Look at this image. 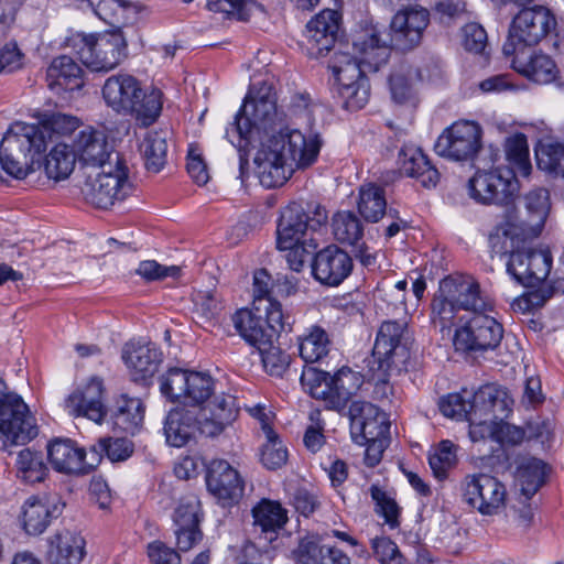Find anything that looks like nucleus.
<instances>
[{
	"instance_id": "09e8293b",
	"label": "nucleus",
	"mask_w": 564,
	"mask_h": 564,
	"mask_svg": "<svg viewBox=\"0 0 564 564\" xmlns=\"http://www.w3.org/2000/svg\"><path fill=\"white\" fill-rule=\"evenodd\" d=\"M357 206L366 220L377 223L384 215L387 208L383 188L375 183L361 185Z\"/></svg>"
},
{
	"instance_id": "6e6552de",
	"label": "nucleus",
	"mask_w": 564,
	"mask_h": 564,
	"mask_svg": "<svg viewBox=\"0 0 564 564\" xmlns=\"http://www.w3.org/2000/svg\"><path fill=\"white\" fill-rule=\"evenodd\" d=\"M554 14L545 7L522 9L512 20L509 36L503 45L506 55L514 54L524 46L539 44L556 28Z\"/></svg>"
},
{
	"instance_id": "7ed1b4c3",
	"label": "nucleus",
	"mask_w": 564,
	"mask_h": 564,
	"mask_svg": "<svg viewBox=\"0 0 564 564\" xmlns=\"http://www.w3.org/2000/svg\"><path fill=\"white\" fill-rule=\"evenodd\" d=\"M82 63L93 72H110L127 57V40L122 31L98 34L76 33L67 39Z\"/></svg>"
},
{
	"instance_id": "c756f323",
	"label": "nucleus",
	"mask_w": 564,
	"mask_h": 564,
	"mask_svg": "<svg viewBox=\"0 0 564 564\" xmlns=\"http://www.w3.org/2000/svg\"><path fill=\"white\" fill-rule=\"evenodd\" d=\"M77 158L87 166L107 167V164H115L112 144L102 131L86 129L79 132L75 141Z\"/></svg>"
},
{
	"instance_id": "412c9836",
	"label": "nucleus",
	"mask_w": 564,
	"mask_h": 564,
	"mask_svg": "<svg viewBox=\"0 0 564 564\" xmlns=\"http://www.w3.org/2000/svg\"><path fill=\"white\" fill-rule=\"evenodd\" d=\"M440 286L443 293L468 315L492 308V304L481 292L478 281L471 275H449L440 282Z\"/></svg>"
},
{
	"instance_id": "49530a36",
	"label": "nucleus",
	"mask_w": 564,
	"mask_h": 564,
	"mask_svg": "<svg viewBox=\"0 0 564 564\" xmlns=\"http://www.w3.org/2000/svg\"><path fill=\"white\" fill-rule=\"evenodd\" d=\"M528 217L520 221L528 228L529 236L538 237L550 210L549 192L544 188L531 191L525 196Z\"/></svg>"
},
{
	"instance_id": "6e6d98bb",
	"label": "nucleus",
	"mask_w": 564,
	"mask_h": 564,
	"mask_svg": "<svg viewBox=\"0 0 564 564\" xmlns=\"http://www.w3.org/2000/svg\"><path fill=\"white\" fill-rule=\"evenodd\" d=\"M15 467L18 477L30 484L44 480L47 473L42 455L30 448L19 452Z\"/></svg>"
},
{
	"instance_id": "4468645a",
	"label": "nucleus",
	"mask_w": 564,
	"mask_h": 564,
	"mask_svg": "<svg viewBox=\"0 0 564 564\" xmlns=\"http://www.w3.org/2000/svg\"><path fill=\"white\" fill-rule=\"evenodd\" d=\"M481 148V129L471 121L453 123L437 138L434 150L437 155L453 161H468Z\"/></svg>"
},
{
	"instance_id": "4d7b16f0",
	"label": "nucleus",
	"mask_w": 564,
	"mask_h": 564,
	"mask_svg": "<svg viewBox=\"0 0 564 564\" xmlns=\"http://www.w3.org/2000/svg\"><path fill=\"white\" fill-rule=\"evenodd\" d=\"M265 443L261 447L260 459L268 469H278L285 465L288 451L272 427H265Z\"/></svg>"
},
{
	"instance_id": "1a4fd4ad",
	"label": "nucleus",
	"mask_w": 564,
	"mask_h": 564,
	"mask_svg": "<svg viewBox=\"0 0 564 564\" xmlns=\"http://www.w3.org/2000/svg\"><path fill=\"white\" fill-rule=\"evenodd\" d=\"M411 345L412 337L405 322H383L373 346V356L379 368L386 373L400 372L410 359Z\"/></svg>"
},
{
	"instance_id": "13d9d810",
	"label": "nucleus",
	"mask_w": 564,
	"mask_h": 564,
	"mask_svg": "<svg viewBox=\"0 0 564 564\" xmlns=\"http://www.w3.org/2000/svg\"><path fill=\"white\" fill-rule=\"evenodd\" d=\"M535 154L536 164L540 170L564 178V144H542Z\"/></svg>"
},
{
	"instance_id": "5fc2aeb1",
	"label": "nucleus",
	"mask_w": 564,
	"mask_h": 564,
	"mask_svg": "<svg viewBox=\"0 0 564 564\" xmlns=\"http://www.w3.org/2000/svg\"><path fill=\"white\" fill-rule=\"evenodd\" d=\"M334 237L344 245H357L364 235L359 218L352 212H338L332 221Z\"/></svg>"
},
{
	"instance_id": "8fccbe9b",
	"label": "nucleus",
	"mask_w": 564,
	"mask_h": 564,
	"mask_svg": "<svg viewBox=\"0 0 564 564\" xmlns=\"http://www.w3.org/2000/svg\"><path fill=\"white\" fill-rule=\"evenodd\" d=\"M329 404L341 406L362 384V377L349 368L339 369L332 376Z\"/></svg>"
},
{
	"instance_id": "bb28decb",
	"label": "nucleus",
	"mask_w": 564,
	"mask_h": 564,
	"mask_svg": "<svg viewBox=\"0 0 564 564\" xmlns=\"http://www.w3.org/2000/svg\"><path fill=\"white\" fill-rule=\"evenodd\" d=\"M52 467L67 475H86L97 467V456L86 460V452L72 440H55L47 446Z\"/></svg>"
},
{
	"instance_id": "b1692460",
	"label": "nucleus",
	"mask_w": 564,
	"mask_h": 564,
	"mask_svg": "<svg viewBox=\"0 0 564 564\" xmlns=\"http://www.w3.org/2000/svg\"><path fill=\"white\" fill-rule=\"evenodd\" d=\"M104 383L98 378H91L86 384L77 388L65 400L67 412L75 416L87 417L100 424L107 415V408L104 402Z\"/></svg>"
},
{
	"instance_id": "0e129e2a",
	"label": "nucleus",
	"mask_w": 564,
	"mask_h": 564,
	"mask_svg": "<svg viewBox=\"0 0 564 564\" xmlns=\"http://www.w3.org/2000/svg\"><path fill=\"white\" fill-rule=\"evenodd\" d=\"M261 355L262 364L267 372L271 376L280 377L290 365V356L283 352L279 347L272 345V338L263 345V348H257Z\"/></svg>"
},
{
	"instance_id": "39448f33",
	"label": "nucleus",
	"mask_w": 564,
	"mask_h": 564,
	"mask_svg": "<svg viewBox=\"0 0 564 564\" xmlns=\"http://www.w3.org/2000/svg\"><path fill=\"white\" fill-rule=\"evenodd\" d=\"M115 164H107L95 176L89 175L82 187L85 200L97 208L107 209L124 200L133 191L129 170L120 155Z\"/></svg>"
},
{
	"instance_id": "f257e3e1",
	"label": "nucleus",
	"mask_w": 564,
	"mask_h": 564,
	"mask_svg": "<svg viewBox=\"0 0 564 564\" xmlns=\"http://www.w3.org/2000/svg\"><path fill=\"white\" fill-rule=\"evenodd\" d=\"M285 126L276 108L272 85L267 82L251 85L235 121L226 131L229 142L241 148L243 141L265 140Z\"/></svg>"
},
{
	"instance_id": "a878e982",
	"label": "nucleus",
	"mask_w": 564,
	"mask_h": 564,
	"mask_svg": "<svg viewBox=\"0 0 564 564\" xmlns=\"http://www.w3.org/2000/svg\"><path fill=\"white\" fill-rule=\"evenodd\" d=\"M200 409L198 430L202 434L215 437L221 434L237 419L239 409L236 398L228 393L213 394Z\"/></svg>"
},
{
	"instance_id": "7c9ffc66",
	"label": "nucleus",
	"mask_w": 564,
	"mask_h": 564,
	"mask_svg": "<svg viewBox=\"0 0 564 564\" xmlns=\"http://www.w3.org/2000/svg\"><path fill=\"white\" fill-rule=\"evenodd\" d=\"M206 485L210 494L224 501L237 500L243 492L238 471L223 459H215L209 464Z\"/></svg>"
},
{
	"instance_id": "423d86ee",
	"label": "nucleus",
	"mask_w": 564,
	"mask_h": 564,
	"mask_svg": "<svg viewBox=\"0 0 564 564\" xmlns=\"http://www.w3.org/2000/svg\"><path fill=\"white\" fill-rule=\"evenodd\" d=\"M326 209L317 203H291L281 210L276 227V247L288 249L306 243L307 231H316L327 224Z\"/></svg>"
},
{
	"instance_id": "c85d7f7f",
	"label": "nucleus",
	"mask_w": 564,
	"mask_h": 564,
	"mask_svg": "<svg viewBox=\"0 0 564 564\" xmlns=\"http://www.w3.org/2000/svg\"><path fill=\"white\" fill-rule=\"evenodd\" d=\"M351 269V258L336 246L318 251L312 263L314 278L326 285L340 284L350 274Z\"/></svg>"
},
{
	"instance_id": "3c124183",
	"label": "nucleus",
	"mask_w": 564,
	"mask_h": 564,
	"mask_svg": "<svg viewBox=\"0 0 564 564\" xmlns=\"http://www.w3.org/2000/svg\"><path fill=\"white\" fill-rule=\"evenodd\" d=\"M545 476V465L538 458H523L516 471V479L520 486L522 495L529 499L543 485Z\"/></svg>"
},
{
	"instance_id": "dca6fc26",
	"label": "nucleus",
	"mask_w": 564,
	"mask_h": 564,
	"mask_svg": "<svg viewBox=\"0 0 564 564\" xmlns=\"http://www.w3.org/2000/svg\"><path fill=\"white\" fill-rule=\"evenodd\" d=\"M352 63H357L364 74L377 72L384 65L393 45L390 37H382V33L373 25L360 29L352 34Z\"/></svg>"
},
{
	"instance_id": "37998d69",
	"label": "nucleus",
	"mask_w": 564,
	"mask_h": 564,
	"mask_svg": "<svg viewBox=\"0 0 564 564\" xmlns=\"http://www.w3.org/2000/svg\"><path fill=\"white\" fill-rule=\"evenodd\" d=\"M77 161L76 150L64 142L56 143L46 154L44 172L50 180L64 181L73 173Z\"/></svg>"
},
{
	"instance_id": "f8f14e48",
	"label": "nucleus",
	"mask_w": 564,
	"mask_h": 564,
	"mask_svg": "<svg viewBox=\"0 0 564 564\" xmlns=\"http://www.w3.org/2000/svg\"><path fill=\"white\" fill-rule=\"evenodd\" d=\"M460 490L463 500L484 516H495L506 506V486L491 475H467L462 481Z\"/></svg>"
},
{
	"instance_id": "58836bf2",
	"label": "nucleus",
	"mask_w": 564,
	"mask_h": 564,
	"mask_svg": "<svg viewBox=\"0 0 564 564\" xmlns=\"http://www.w3.org/2000/svg\"><path fill=\"white\" fill-rule=\"evenodd\" d=\"M57 513L58 507L50 499L31 497L23 506V529L30 535H40Z\"/></svg>"
},
{
	"instance_id": "603ef678",
	"label": "nucleus",
	"mask_w": 564,
	"mask_h": 564,
	"mask_svg": "<svg viewBox=\"0 0 564 564\" xmlns=\"http://www.w3.org/2000/svg\"><path fill=\"white\" fill-rule=\"evenodd\" d=\"M143 419L144 406L141 399L121 394L117 400L116 424L124 432L134 434Z\"/></svg>"
},
{
	"instance_id": "69168bd1",
	"label": "nucleus",
	"mask_w": 564,
	"mask_h": 564,
	"mask_svg": "<svg viewBox=\"0 0 564 564\" xmlns=\"http://www.w3.org/2000/svg\"><path fill=\"white\" fill-rule=\"evenodd\" d=\"M430 466L437 478H444L449 468L456 464L455 445L451 441H442L429 458Z\"/></svg>"
},
{
	"instance_id": "9b49d317",
	"label": "nucleus",
	"mask_w": 564,
	"mask_h": 564,
	"mask_svg": "<svg viewBox=\"0 0 564 564\" xmlns=\"http://www.w3.org/2000/svg\"><path fill=\"white\" fill-rule=\"evenodd\" d=\"M480 311L469 315L454 335V346L460 351L495 349L503 337V328L496 318Z\"/></svg>"
},
{
	"instance_id": "c9c22d12",
	"label": "nucleus",
	"mask_w": 564,
	"mask_h": 564,
	"mask_svg": "<svg viewBox=\"0 0 564 564\" xmlns=\"http://www.w3.org/2000/svg\"><path fill=\"white\" fill-rule=\"evenodd\" d=\"M401 170L410 177L416 178L424 187H434L440 181V173L419 148H403L399 153Z\"/></svg>"
},
{
	"instance_id": "0eeeda50",
	"label": "nucleus",
	"mask_w": 564,
	"mask_h": 564,
	"mask_svg": "<svg viewBox=\"0 0 564 564\" xmlns=\"http://www.w3.org/2000/svg\"><path fill=\"white\" fill-rule=\"evenodd\" d=\"M160 391L172 402L184 405H202L215 392V380L204 371L170 368L160 379Z\"/></svg>"
},
{
	"instance_id": "6ab92c4d",
	"label": "nucleus",
	"mask_w": 564,
	"mask_h": 564,
	"mask_svg": "<svg viewBox=\"0 0 564 564\" xmlns=\"http://www.w3.org/2000/svg\"><path fill=\"white\" fill-rule=\"evenodd\" d=\"M348 413L350 433L356 443L362 445L364 441L388 437L390 423L387 415L372 403L352 401Z\"/></svg>"
},
{
	"instance_id": "4be33fe9",
	"label": "nucleus",
	"mask_w": 564,
	"mask_h": 564,
	"mask_svg": "<svg viewBox=\"0 0 564 564\" xmlns=\"http://www.w3.org/2000/svg\"><path fill=\"white\" fill-rule=\"evenodd\" d=\"M339 21V13L330 9L323 10L308 21L303 41L307 55L317 58L333 48Z\"/></svg>"
},
{
	"instance_id": "ddd939ff",
	"label": "nucleus",
	"mask_w": 564,
	"mask_h": 564,
	"mask_svg": "<svg viewBox=\"0 0 564 564\" xmlns=\"http://www.w3.org/2000/svg\"><path fill=\"white\" fill-rule=\"evenodd\" d=\"M270 138L279 144L276 145L278 149L294 171L306 170L312 166L317 161L323 145V140L318 133H304L286 123L276 134H272Z\"/></svg>"
},
{
	"instance_id": "e433bc0d",
	"label": "nucleus",
	"mask_w": 564,
	"mask_h": 564,
	"mask_svg": "<svg viewBox=\"0 0 564 564\" xmlns=\"http://www.w3.org/2000/svg\"><path fill=\"white\" fill-rule=\"evenodd\" d=\"M198 421L195 414L185 408H176L169 412L164 422V435L166 443L174 447L186 445L193 437Z\"/></svg>"
},
{
	"instance_id": "f03ea898",
	"label": "nucleus",
	"mask_w": 564,
	"mask_h": 564,
	"mask_svg": "<svg viewBox=\"0 0 564 564\" xmlns=\"http://www.w3.org/2000/svg\"><path fill=\"white\" fill-rule=\"evenodd\" d=\"M105 102L115 112L129 115L138 124L148 127L156 121L163 106V94L158 88H143L129 74H117L106 79L102 87Z\"/></svg>"
},
{
	"instance_id": "9d476101",
	"label": "nucleus",
	"mask_w": 564,
	"mask_h": 564,
	"mask_svg": "<svg viewBox=\"0 0 564 564\" xmlns=\"http://www.w3.org/2000/svg\"><path fill=\"white\" fill-rule=\"evenodd\" d=\"M518 193L519 182L508 167L477 171L468 181L469 196L482 205H508Z\"/></svg>"
},
{
	"instance_id": "79ce46f5",
	"label": "nucleus",
	"mask_w": 564,
	"mask_h": 564,
	"mask_svg": "<svg viewBox=\"0 0 564 564\" xmlns=\"http://www.w3.org/2000/svg\"><path fill=\"white\" fill-rule=\"evenodd\" d=\"M232 323L239 335L256 348H263V345L272 338L263 318L250 310L237 311L232 316Z\"/></svg>"
},
{
	"instance_id": "de8ad7c7",
	"label": "nucleus",
	"mask_w": 564,
	"mask_h": 564,
	"mask_svg": "<svg viewBox=\"0 0 564 564\" xmlns=\"http://www.w3.org/2000/svg\"><path fill=\"white\" fill-rule=\"evenodd\" d=\"M463 310L447 295L443 293L440 286L431 303V321L435 327H440L442 333H451L456 322H463L467 316H460Z\"/></svg>"
},
{
	"instance_id": "cd10ccee",
	"label": "nucleus",
	"mask_w": 564,
	"mask_h": 564,
	"mask_svg": "<svg viewBox=\"0 0 564 564\" xmlns=\"http://www.w3.org/2000/svg\"><path fill=\"white\" fill-rule=\"evenodd\" d=\"M534 238L536 237L529 236L528 228L520 220L516 221L508 216L489 232L488 242L491 257L503 258L509 254V259H511L514 253H521L524 246Z\"/></svg>"
},
{
	"instance_id": "ea45409f",
	"label": "nucleus",
	"mask_w": 564,
	"mask_h": 564,
	"mask_svg": "<svg viewBox=\"0 0 564 564\" xmlns=\"http://www.w3.org/2000/svg\"><path fill=\"white\" fill-rule=\"evenodd\" d=\"M297 564H350V558L335 546L319 545L312 538H304L295 550Z\"/></svg>"
},
{
	"instance_id": "680f3d73",
	"label": "nucleus",
	"mask_w": 564,
	"mask_h": 564,
	"mask_svg": "<svg viewBox=\"0 0 564 564\" xmlns=\"http://www.w3.org/2000/svg\"><path fill=\"white\" fill-rule=\"evenodd\" d=\"M174 522L177 528L199 525L200 502L195 495L191 494L181 498L174 512Z\"/></svg>"
},
{
	"instance_id": "2eb2a0df",
	"label": "nucleus",
	"mask_w": 564,
	"mask_h": 564,
	"mask_svg": "<svg viewBox=\"0 0 564 564\" xmlns=\"http://www.w3.org/2000/svg\"><path fill=\"white\" fill-rule=\"evenodd\" d=\"M330 69L338 84V93L349 110H359L369 99V84L357 63L349 54L336 53Z\"/></svg>"
},
{
	"instance_id": "a211bd4d",
	"label": "nucleus",
	"mask_w": 564,
	"mask_h": 564,
	"mask_svg": "<svg viewBox=\"0 0 564 564\" xmlns=\"http://www.w3.org/2000/svg\"><path fill=\"white\" fill-rule=\"evenodd\" d=\"M552 262L549 249H531L525 245L521 253L509 259L507 272L520 284L534 286L549 276Z\"/></svg>"
},
{
	"instance_id": "052dcab7",
	"label": "nucleus",
	"mask_w": 564,
	"mask_h": 564,
	"mask_svg": "<svg viewBox=\"0 0 564 564\" xmlns=\"http://www.w3.org/2000/svg\"><path fill=\"white\" fill-rule=\"evenodd\" d=\"M332 376L316 368L310 367L303 370L301 383L303 388L315 399H321L329 403V391Z\"/></svg>"
},
{
	"instance_id": "4c0bfd02",
	"label": "nucleus",
	"mask_w": 564,
	"mask_h": 564,
	"mask_svg": "<svg viewBox=\"0 0 564 564\" xmlns=\"http://www.w3.org/2000/svg\"><path fill=\"white\" fill-rule=\"evenodd\" d=\"M96 15L107 24L115 28L113 31L132 23L138 13L139 6L130 0H87Z\"/></svg>"
},
{
	"instance_id": "c03bdc74",
	"label": "nucleus",
	"mask_w": 564,
	"mask_h": 564,
	"mask_svg": "<svg viewBox=\"0 0 564 564\" xmlns=\"http://www.w3.org/2000/svg\"><path fill=\"white\" fill-rule=\"evenodd\" d=\"M300 357L307 364H314L325 358L330 350L328 334L321 326L314 325L297 336Z\"/></svg>"
},
{
	"instance_id": "bf43d9fd",
	"label": "nucleus",
	"mask_w": 564,
	"mask_h": 564,
	"mask_svg": "<svg viewBox=\"0 0 564 564\" xmlns=\"http://www.w3.org/2000/svg\"><path fill=\"white\" fill-rule=\"evenodd\" d=\"M473 394L467 390H463L460 393H451L440 401L441 412L452 419L456 420H468L471 416L473 409Z\"/></svg>"
},
{
	"instance_id": "a18cd8bd",
	"label": "nucleus",
	"mask_w": 564,
	"mask_h": 564,
	"mask_svg": "<svg viewBox=\"0 0 564 564\" xmlns=\"http://www.w3.org/2000/svg\"><path fill=\"white\" fill-rule=\"evenodd\" d=\"M139 148L147 170L153 173L160 172L166 163L167 132L163 130L147 132Z\"/></svg>"
},
{
	"instance_id": "393cba45",
	"label": "nucleus",
	"mask_w": 564,
	"mask_h": 564,
	"mask_svg": "<svg viewBox=\"0 0 564 564\" xmlns=\"http://www.w3.org/2000/svg\"><path fill=\"white\" fill-rule=\"evenodd\" d=\"M122 359L135 382L151 379L163 360V354L151 341L131 340L122 348Z\"/></svg>"
},
{
	"instance_id": "2f4dec72",
	"label": "nucleus",
	"mask_w": 564,
	"mask_h": 564,
	"mask_svg": "<svg viewBox=\"0 0 564 564\" xmlns=\"http://www.w3.org/2000/svg\"><path fill=\"white\" fill-rule=\"evenodd\" d=\"M512 403L506 389L496 384H485L473 393L470 409L479 419L490 417L499 422L509 415Z\"/></svg>"
},
{
	"instance_id": "aec40b11",
	"label": "nucleus",
	"mask_w": 564,
	"mask_h": 564,
	"mask_svg": "<svg viewBox=\"0 0 564 564\" xmlns=\"http://www.w3.org/2000/svg\"><path fill=\"white\" fill-rule=\"evenodd\" d=\"M261 145L257 151L253 162L256 173L262 186L273 188L282 186L295 172L284 155L269 137L260 141Z\"/></svg>"
},
{
	"instance_id": "5701e85b",
	"label": "nucleus",
	"mask_w": 564,
	"mask_h": 564,
	"mask_svg": "<svg viewBox=\"0 0 564 564\" xmlns=\"http://www.w3.org/2000/svg\"><path fill=\"white\" fill-rule=\"evenodd\" d=\"M44 147V137L36 124L15 122L3 137L0 150L31 166L34 155Z\"/></svg>"
},
{
	"instance_id": "a19ab883",
	"label": "nucleus",
	"mask_w": 564,
	"mask_h": 564,
	"mask_svg": "<svg viewBox=\"0 0 564 564\" xmlns=\"http://www.w3.org/2000/svg\"><path fill=\"white\" fill-rule=\"evenodd\" d=\"M83 74L82 67L72 57L58 56L47 68L48 86L69 91L79 89L84 85Z\"/></svg>"
},
{
	"instance_id": "20e7f679",
	"label": "nucleus",
	"mask_w": 564,
	"mask_h": 564,
	"mask_svg": "<svg viewBox=\"0 0 564 564\" xmlns=\"http://www.w3.org/2000/svg\"><path fill=\"white\" fill-rule=\"evenodd\" d=\"M37 433L35 417L28 404L19 394L9 392L4 381L0 380V451L25 444Z\"/></svg>"
},
{
	"instance_id": "72a5a7b5",
	"label": "nucleus",
	"mask_w": 564,
	"mask_h": 564,
	"mask_svg": "<svg viewBox=\"0 0 564 564\" xmlns=\"http://www.w3.org/2000/svg\"><path fill=\"white\" fill-rule=\"evenodd\" d=\"M85 555V540L67 529L56 531L47 540L46 560L50 564H79Z\"/></svg>"
},
{
	"instance_id": "473e14b6",
	"label": "nucleus",
	"mask_w": 564,
	"mask_h": 564,
	"mask_svg": "<svg viewBox=\"0 0 564 564\" xmlns=\"http://www.w3.org/2000/svg\"><path fill=\"white\" fill-rule=\"evenodd\" d=\"M512 59L513 69L536 84H550L558 76V68L553 58L542 52L527 54L518 50Z\"/></svg>"
},
{
	"instance_id": "f704fd0d",
	"label": "nucleus",
	"mask_w": 564,
	"mask_h": 564,
	"mask_svg": "<svg viewBox=\"0 0 564 564\" xmlns=\"http://www.w3.org/2000/svg\"><path fill=\"white\" fill-rule=\"evenodd\" d=\"M253 528L264 541L275 540L278 532L288 522V511L280 502L262 499L252 508Z\"/></svg>"
},
{
	"instance_id": "f3484780",
	"label": "nucleus",
	"mask_w": 564,
	"mask_h": 564,
	"mask_svg": "<svg viewBox=\"0 0 564 564\" xmlns=\"http://www.w3.org/2000/svg\"><path fill=\"white\" fill-rule=\"evenodd\" d=\"M430 23V12L420 6L400 9L390 23V43L394 48L409 51L416 47Z\"/></svg>"
},
{
	"instance_id": "864d4df0",
	"label": "nucleus",
	"mask_w": 564,
	"mask_h": 564,
	"mask_svg": "<svg viewBox=\"0 0 564 564\" xmlns=\"http://www.w3.org/2000/svg\"><path fill=\"white\" fill-rule=\"evenodd\" d=\"M506 159L511 165L514 174L527 177L530 175L532 165L529 158V145L523 133H516L507 138L505 143Z\"/></svg>"
},
{
	"instance_id": "774afa93",
	"label": "nucleus",
	"mask_w": 564,
	"mask_h": 564,
	"mask_svg": "<svg viewBox=\"0 0 564 564\" xmlns=\"http://www.w3.org/2000/svg\"><path fill=\"white\" fill-rule=\"evenodd\" d=\"M373 556L381 564H402L403 556L398 545L387 536H378L371 540Z\"/></svg>"
},
{
	"instance_id": "e2e57ef3",
	"label": "nucleus",
	"mask_w": 564,
	"mask_h": 564,
	"mask_svg": "<svg viewBox=\"0 0 564 564\" xmlns=\"http://www.w3.org/2000/svg\"><path fill=\"white\" fill-rule=\"evenodd\" d=\"M370 496L376 502V512L384 518L386 523L395 529L399 527V507L383 489L377 485L370 487Z\"/></svg>"
},
{
	"instance_id": "338daca9",
	"label": "nucleus",
	"mask_w": 564,
	"mask_h": 564,
	"mask_svg": "<svg viewBox=\"0 0 564 564\" xmlns=\"http://www.w3.org/2000/svg\"><path fill=\"white\" fill-rule=\"evenodd\" d=\"M258 7L253 0H207V8L210 11L232 14L242 21H247Z\"/></svg>"
}]
</instances>
